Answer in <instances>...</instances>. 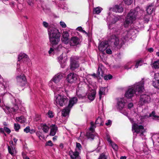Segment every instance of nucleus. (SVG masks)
Returning <instances> with one entry per match:
<instances>
[{
  "instance_id": "nucleus-1",
  "label": "nucleus",
  "mask_w": 159,
  "mask_h": 159,
  "mask_svg": "<svg viewBox=\"0 0 159 159\" xmlns=\"http://www.w3.org/2000/svg\"><path fill=\"white\" fill-rule=\"evenodd\" d=\"M48 33L50 42L52 47L56 51H60L62 48L61 45L55 47L60 41L61 33L57 28L53 26H50L48 29Z\"/></svg>"
},
{
  "instance_id": "nucleus-2",
  "label": "nucleus",
  "mask_w": 159,
  "mask_h": 159,
  "mask_svg": "<svg viewBox=\"0 0 159 159\" xmlns=\"http://www.w3.org/2000/svg\"><path fill=\"white\" fill-rule=\"evenodd\" d=\"M144 81L142 80L139 82L136 83L134 85L129 87L128 90L125 93V97L128 98H130L134 96L136 92L141 93L143 89Z\"/></svg>"
},
{
  "instance_id": "nucleus-3",
  "label": "nucleus",
  "mask_w": 159,
  "mask_h": 159,
  "mask_svg": "<svg viewBox=\"0 0 159 159\" xmlns=\"http://www.w3.org/2000/svg\"><path fill=\"white\" fill-rule=\"evenodd\" d=\"M138 14V11L135 10H131L127 14L126 20L124 22L125 27H127L130 23H133L135 20Z\"/></svg>"
},
{
  "instance_id": "nucleus-4",
  "label": "nucleus",
  "mask_w": 159,
  "mask_h": 159,
  "mask_svg": "<svg viewBox=\"0 0 159 159\" xmlns=\"http://www.w3.org/2000/svg\"><path fill=\"white\" fill-rule=\"evenodd\" d=\"M69 101V99L65 96L58 95L55 99V103L62 107L66 105Z\"/></svg>"
},
{
  "instance_id": "nucleus-5",
  "label": "nucleus",
  "mask_w": 159,
  "mask_h": 159,
  "mask_svg": "<svg viewBox=\"0 0 159 159\" xmlns=\"http://www.w3.org/2000/svg\"><path fill=\"white\" fill-rule=\"evenodd\" d=\"M111 44H113L118 48H120L124 44V42L123 40L119 39L118 37L116 35H112L111 36L109 39Z\"/></svg>"
},
{
  "instance_id": "nucleus-6",
  "label": "nucleus",
  "mask_w": 159,
  "mask_h": 159,
  "mask_svg": "<svg viewBox=\"0 0 159 159\" xmlns=\"http://www.w3.org/2000/svg\"><path fill=\"white\" fill-rule=\"evenodd\" d=\"M132 130L134 133H135L140 136L143 135L146 131L144 127L142 125H139L136 123H134L132 126Z\"/></svg>"
},
{
  "instance_id": "nucleus-7",
  "label": "nucleus",
  "mask_w": 159,
  "mask_h": 159,
  "mask_svg": "<svg viewBox=\"0 0 159 159\" xmlns=\"http://www.w3.org/2000/svg\"><path fill=\"white\" fill-rule=\"evenodd\" d=\"M79 59L78 57H72L70 58V68L72 70H74L79 66V63L77 60Z\"/></svg>"
},
{
  "instance_id": "nucleus-8",
  "label": "nucleus",
  "mask_w": 159,
  "mask_h": 159,
  "mask_svg": "<svg viewBox=\"0 0 159 159\" xmlns=\"http://www.w3.org/2000/svg\"><path fill=\"white\" fill-rule=\"evenodd\" d=\"M19 103L20 102L18 99L14 98L12 100V103L14 107H7L6 109L9 112H15L18 108V105Z\"/></svg>"
},
{
  "instance_id": "nucleus-9",
  "label": "nucleus",
  "mask_w": 159,
  "mask_h": 159,
  "mask_svg": "<svg viewBox=\"0 0 159 159\" xmlns=\"http://www.w3.org/2000/svg\"><path fill=\"white\" fill-rule=\"evenodd\" d=\"M16 78L18 85L21 87L25 85L26 83V78L24 75L17 76Z\"/></svg>"
},
{
  "instance_id": "nucleus-10",
  "label": "nucleus",
  "mask_w": 159,
  "mask_h": 159,
  "mask_svg": "<svg viewBox=\"0 0 159 159\" xmlns=\"http://www.w3.org/2000/svg\"><path fill=\"white\" fill-rule=\"evenodd\" d=\"M151 100L150 96L148 95L143 94L141 95L139 103L141 106H143L145 104L149 103Z\"/></svg>"
},
{
  "instance_id": "nucleus-11",
  "label": "nucleus",
  "mask_w": 159,
  "mask_h": 159,
  "mask_svg": "<svg viewBox=\"0 0 159 159\" xmlns=\"http://www.w3.org/2000/svg\"><path fill=\"white\" fill-rule=\"evenodd\" d=\"M80 42L81 41L79 38L74 36L71 38L69 41V44L71 46H75L79 44Z\"/></svg>"
},
{
  "instance_id": "nucleus-12",
  "label": "nucleus",
  "mask_w": 159,
  "mask_h": 159,
  "mask_svg": "<svg viewBox=\"0 0 159 159\" xmlns=\"http://www.w3.org/2000/svg\"><path fill=\"white\" fill-rule=\"evenodd\" d=\"M77 79V75L74 73H70L67 75V80L70 83H72L75 81Z\"/></svg>"
},
{
  "instance_id": "nucleus-13",
  "label": "nucleus",
  "mask_w": 159,
  "mask_h": 159,
  "mask_svg": "<svg viewBox=\"0 0 159 159\" xmlns=\"http://www.w3.org/2000/svg\"><path fill=\"white\" fill-rule=\"evenodd\" d=\"M126 101L124 98H121L117 102V108L119 110L123 109L126 103Z\"/></svg>"
},
{
  "instance_id": "nucleus-14",
  "label": "nucleus",
  "mask_w": 159,
  "mask_h": 159,
  "mask_svg": "<svg viewBox=\"0 0 159 159\" xmlns=\"http://www.w3.org/2000/svg\"><path fill=\"white\" fill-rule=\"evenodd\" d=\"M108 43L107 41L102 42L98 46L99 50L101 52H103L108 47Z\"/></svg>"
},
{
  "instance_id": "nucleus-15",
  "label": "nucleus",
  "mask_w": 159,
  "mask_h": 159,
  "mask_svg": "<svg viewBox=\"0 0 159 159\" xmlns=\"http://www.w3.org/2000/svg\"><path fill=\"white\" fill-rule=\"evenodd\" d=\"M155 80L152 81L153 86L155 88L159 89V73L154 74Z\"/></svg>"
},
{
  "instance_id": "nucleus-16",
  "label": "nucleus",
  "mask_w": 159,
  "mask_h": 159,
  "mask_svg": "<svg viewBox=\"0 0 159 159\" xmlns=\"http://www.w3.org/2000/svg\"><path fill=\"white\" fill-rule=\"evenodd\" d=\"M69 154L72 159H80L79 156V153L78 151L75 152L70 150L69 152Z\"/></svg>"
},
{
  "instance_id": "nucleus-17",
  "label": "nucleus",
  "mask_w": 159,
  "mask_h": 159,
  "mask_svg": "<svg viewBox=\"0 0 159 159\" xmlns=\"http://www.w3.org/2000/svg\"><path fill=\"white\" fill-rule=\"evenodd\" d=\"M111 10L116 12L121 13L123 12L124 9L121 6L117 5H115L113 7L110 9V10Z\"/></svg>"
},
{
  "instance_id": "nucleus-18",
  "label": "nucleus",
  "mask_w": 159,
  "mask_h": 159,
  "mask_svg": "<svg viewBox=\"0 0 159 159\" xmlns=\"http://www.w3.org/2000/svg\"><path fill=\"white\" fill-rule=\"evenodd\" d=\"M21 61L25 62L29 60V58L28 56L24 53H20L18 57V61Z\"/></svg>"
},
{
  "instance_id": "nucleus-19",
  "label": "nucleus",
  "mask_w": 159,
  "mask_h": 159,
  "mask_svg": "<svg viewBox=\"0 0 159 159\" xmlns=\"http://www.w3.org/2000/svg\"><path fill=\"white\" fill-rule=\"evenodd\" d=\"M69 33L67 31H64L62 33V41L65 44H67L69 42Z\"/></svg>"
},
{
  "instance_id": "nucleus-20",
  "label": "nucleus",
  "mask_w": 159,
  "mask_h": 159,
  "mask_svg": "<svg viewBox=\"0 0 159 159\" xmlns=\"http://www.w3.org/2000/svg\"><path fill=\"white\" fill-rule=\"evenodd\" d=\"M77 101V99L76 97H73L69 100V104L67 106L68 107L71 108L76 103Z\"/></svg>"
},
{
  "instance_id": "nucleus-21",
  "label": "nucleus",
  "mask_w": 159,
  "mask_h": 159,
  "mask_svg": "<svg viewBox=\"0 0 159 159\" xmlns=\"http://www.w3.org/2000/svg\"><path fill=\"white\" fill-rule=\"evenodd\" d=\"M51 127L50 133V135L52 136H54L57 130V127L55 125H52L50 126Z\"/></svg>"
},
{
  "instance_id": "nucleus-22",
  "label": "nucleus",
  "mask_w": 159,
  "mask_h": 159,
  "mask_svg": "<svg viewBox=\"0 0 159 159\" xmlns=\"http://www.w3.org/2000/svg\"><path fill=\"white\" fill-rule=\"evenodd\" d=\"M63 78L62 75L60 74H58L56 75L53 78L52 81L55 83H57L60 81Z\"/></svg>"
},
{
  "instance_id": "nucleus-23",
  "label": "nucleus",
  "mask_w": 159,
  "mask_h": 159,
  "mask_svg": "<svg viewBox=\"0 0 159 159\" xmlns=\"http://www.w3.org/2000/svg\"><path fill=\"white\" fill-rule=\"evenodd\" d=\"M70 108L67 106L64 109L61 111L62 115L64 117L66 116L69 115L70 110Z\"/></svg>"
},
{
  "instance_id": "nucleus-24",
  "label": "nucleus",
  "mask_w": 159,
  "mask_h": 159,
  "mask_svg": "<svg viewBox=\"0 0 159 159\" xmlns=\"http://www.w3.org/2000/svg\"><path fill=\"white\" fill-rule=\"evenodd\" d=\"M106 89V87H102L100 88L99 91V99L101 100L102 98V95H104L105 94V90Z\"/></svg>"
},
{
  "instance_id": "nucleus-25",
  "label": "nucleus",
  "mask_w": 159,
  "mask_h": 159,
  "mask_svg": "<svg viewBox=\"0 0 159 159\" xmlns=\"http://www.w3.org/2000/svg\"><path fill=\"white\" fill-rule=\"evenodd\" d=\"M154 10V6L152 5V4H151L148 7L146 8V11H147L148 14L151 15Z\"/></svg>"
},
{
  "instance_id": "nucleus-26",
  "label": "nucleus",
  "mask_w": 159,
  "mask_h": 159,
  "mask_svg": "<svg viewBox=\"0 0 159 159\" xmlns=\"http://www.w3.org/2000/svg\"><path fill=\"white\" fill-rule=\"evenodd\" d=\"M104 119L100 117H98L95 121L96 124H98L99 126H102L103 125Z\"/></svg>"
},
{
  "instance_id": "nucleus-27",
  "label": "nucleus",
  "mask_w": 159,
  "mask_h": 159,
  "mask_svg": "<svg viewBox=\"0 0 159 159\" xmlns=\"http://www.w3.org/2000/svg\"><path fill=\"white\" fill-rule=\"evenodd\" d=\"M129 32L128 31H126L122 35V37L124 39L126 40H127L128 39L131 38V37L130 34H128Z\"/></svg>"
},
{
  "instance_id": "nucleus-28",
  "label": "nucleus",
  "mask_w": 159,
  "mask_h": 159,
  "mask_svg": "<svg viewBox=\"0 0 159 159\" xmlns=\"http://www.w3.org/2000/svg\"><path fill=\"white\" fill-rule=\"evenodd\" d=\"M151 17V15L149 14L145 15L143 17V20L144 23H147L149 21Z\"/></svg>"
},
{
  "instance_id": "nucleus-29",
  "label": "nucleus",
  "mask_w": 159,
  "mask_h": 159,
  "mask_svg": "<svg viewBox=\"0 0 159 159\" xmlns=\"http://www.w3.org/2000/svg\"><path fill=\"white\" fill-rule=\"evenodd\" d=\"M96 92L95 91H93L91 93H89L88 96V99L91 101L93 100L95 97Z\"/></svg>"
},
{
  "instance_id": "nucleus-30",
  "label": "nucleus",
  "mask_w": 159,
  "mask_h": 159,
  "mask_svg": "<svg viewBox=\"0 0 159 159\" xmlns=\"http://www.w3.org/2000/svg\"><path fill=\"white\" fill-rule=\"evenodd\" d=\"M16 119L18 121L21 123H25L26 121V119L24 116H21L19 117H17Z\"/></svg>"
},
{
  "instance_id": "nucleus-31",
  "label": "nucleus",
  "mask_w": 159,
  "mask_h": 159,
  "mask_svg": "<svg viewBox=\"0 0 159 159\" xmlns=\"http://www.w3.org/2000/svg\"><path fill=\"white\" fill-rule=\"evenodd\" d=\"M148 117H151L153 119H156L158 118L159 116H158L155 115V112L154 111H152V113L149 115Z\"/></svg>"
},
{
  "instance_id": "nucleus-32",
  "label": "nucleus",
  "mask_w": 159,
  "mask_h": 159,
  "mask_svg": "<svg viewBox=\"0 0 159 159\" xmlns=\"http://www.w3.org/2000/svg\"><path fill=\"white\" fill-rule=\"evenodd\" d=\"M2 86L4 90L8 88L9 87L8 82L6 80L3 81L2 83Z\"/></svg>"
},
{
  "instance_id": "nucleus-33",
  "label": "nucleus",
  "mask_w": 159,
  "mask_h": 159,
  "mask_svg": "<svg viewBox=\"0 0 159 159\" xmlns=\"http://www.w3.org/2000/svg\"><path fill=\"white\" fill-rule=\"evenodd\" d=\"M129 34L130 35V36L132 37V36L134 35L136 33L137 31L136 30L133 29H131L128 31Z\"/></svg>"
},
{
  "instance_id": "nucleus-34",
  "label": "nucleus",
  "mask_w": 159,
  "mask_h": 159,
  "mask_svg": "<svg viewBox=\"0 0 159 159\" xmlns=\"http://www.w3.org/2000/svg\"><path fill=\"white\" fill-rule=\"evenodd\" d=\"M102 8L100 7H98L93 9V12L94 14H99L102 10Z\"/></svg>"
},
{
  "instance_id": "nucleus-35",
  "label": "nucleus",
  "mask_w": 159,
  "mask_h": 159,
  "mask_svg": "<svg viewBox=\"0 0 159 159\" xmlns=\"http://www.w3.org/2000/svg\"><path fill=\"white\" fill-rule=\"evenodd\" d=\"M153 66L155 69L159 68V60L155 61L152 64Z\"/></svg>"
},
{
  "instance_id": "nucleus-36",
  "label": "nucleus",
  "mask_w": 159,
  "mask_h": 159,
  "mask_svg": "<svg viewBox=\"0 0 159 159\" xmlns=\"http://www.w3.org/2000/svg\"><path fill=\"white\" fill-rule=\"evenodd\" d=\"M87 136L88 139H90L92 140L94 139V135L92 132H88L87 133Z\"/></svg>"
},
{
  "instance_id": "nucleus-37",
  "label": "nucleus",
  "mask_w": 159,
  "mask_h": 159,
  "mask_svg": "<svg viewBox=\"0 0 159 159\" xmlns=\"http://www.w3.org/2000/svg\"><path fill=\"white\" fill-rule=\"evenodd\" d=\"M49 127L45 124L43 125L42 126V129L45 133H47L49 130Z\"/></svg>"
},
{
  "instance_id": "nucleus-38",
  "label": "nucleus",
  "mask_w": 159,
  "mask_h": 159,
  "mask_svg": "<svg viewBox=\"0 0 159 159\" xmlns=\"http://www.w3.org/2000/svg\"><path fill=\"white\" fill-rule=\"evenodd\" d=\"M97 74L99 75V76H100L102 77L103 76V71L101 69H99V68L98 69Z\"/></svg>"
},
{
  "instance_id": "nucleus-39",
  "label": "nucleus",
  "mask_w": 159,
  "mask_h": 159,
  "mask_svg": "<svg viewBox=\"0 0 159 159\" xmlns=\"http://www.w3.org/2000/svg\"><path fill=\"white\" fill-rule=\"evenodd\" d=\"M20 128V125L17 123H15L14 124V129L15 131H18Z\"/></svg>"
},
{
  "instance_id": "nucleus-40",
  "label": "nucleus",
  "mask_w": 159,
  "mask_h": 159,
  "mask_svg": "<svg viewBox=\"0 0 159 159\" xmlns=\"http://www.w3.org/2000/svg\"><path fill=\"white\" fill-rule=\"evenodd\" d=\"M104 79L106 80H110L112 79V76L110 74L106 75L103 77Z\"/></svg>"
},
{
  "instance_id": "nucleus-41",
  "label": "nucleus",
  "mask_w": 159,
  "mask_h": 159,
  "mask_svg": "<svg viewBox=\"0 0 159 159\" xmlns=\"http://www.w3.org/2000/svg\"><path fill=\"white\" fill-rule=\"evenodd\" d=\"M113 148L115 151H117L118 149V146L117 144H116L115 143L112 142L111 144Z\"/></svg>"
},
{
  "instance_id": "nucleus-42",
  "label": "nucleus",
  "mask_w": 159,
  "mask_h": 159,
  "mask_svg": "<svg viewBox=\"0 0 159 159\" xmlns=\"http://www.w3.org/2000/svg\"><path fill=\"white\" fill-rule=\"evenodd\" d=\"M91 127L89 128V129L90 131H91L92 132H93L94 130V129L95 128V126L94 124V123L93 122H91Z\"/></svg>"
},
{
  "instance_id": "nucleus-43",
  "label": "nucleus",
  "mask_w": 159,
  "mask_h": 159,
  "mask_svg": "<svg viewBox=\"0 0 159 159\" xmlns=\"http://www.w3.org/2000/svg\"><path fill=\"white\" fill-rule=\"evenodd\" d=\"M119 19L120 17H119V16H115L114 18H113L112 23L113 24L115 23L117 21L119 20Z\"/></svg>"
},
{
  "instance_id": "nucleus-44",
  "label": "nucleus",
  "mask_w": 159,
  "mask_h": 159,
  "mask_svg": "<svg viewBox=\"0 0 159 159\" xmlns=\"http://www.w3.org/2000/svg\"><path fill=\"white\" fill-rule=\"evenodd\" d=\"M125 4L127 5H130L133 2L132 0H123Z\"/></svg>"
},
{
  "instance_id": "nucleus-45",
  "label": "nucleus",
  "mask_w": 159,
  "mask_h": 159,
  "mask_svg": "<svg viewBox=\"0 0 159 159\" xmlns=\"http://www.w3.org/2000/svg\"><path fill=\"white\" fill-rule=\"evenodd\" d=\"M76 148H77L79 151L81 150L82 146L81 144L78 143H76Z\"/></svg>"
},
{
  "instance_id": "nucleus-46",
  "label": "nucleus",
  "mask_w": 159,
  "mask_h": 159,
  "mask_svg": "<svg viewBox=\"0 0 159 159\" xmlns=\"http://www.w3.org/2000/svg\"><path fill=\"white\" fill-rule=\"evenodd\" d=\"M98 159H107V157L105 154L102 153L100 155Z\"/></svg>"
},
{
  "instance_id": "nucleus-47",
  "label": "nucleus",
  "mask_w": 159,
  "mask_h": 159,
  "mask_svg": "<svg viewBox=\"0 0 159 159\" xmlns=\"http://www.w3.org/2000/svg\"><path fill=\"white\" fill-rule=\"evenodd\" d=\"M46 145L52 147L53 145V144L52 143V142L51 140H49L46 143Z\"/></svg>"
},
{
  "instance_id": "nucleus-48",
  "label": "nucleus",
  "mask_w": 159,
  "mask_h": 159,
  "mask_svg": "<svg viewBox=\"0 0 159 159\" xmlns=\"http://www.w3.org/2000/svg\"><path fill=\"white\" fill-rule=\"evenodd\" d=\"M24 132L26 133H28L30 131V127L29 126H27L24 130Z\"/></svg>"
},
{
  "instance_id": "nucleus-49",
  "label": "nucleus",
  "mask_w": 159,
  "mask_h": 159,
  "mask_svg": "<svg viewBox=\"0 0 159 159\" xmlns=\"http://www.w3.org/2000/svg\"><path fill=\"white\" fill-rule=\"evenodd\" d=\"M4 130L8 134H9L11 132L10 129L6 127H4Z\"/></svg>"
},
{
  "instance_id": "nucleus-50",
  "label": "nucleus",
  "mask_w": 159,
  "mask_h": 159,
  "mask_svg": "<svg viewBox=\"0 0 159 159\" xmlns=\"http://www.w3.org/2000/svg\"><path fill=\"white\" fill-rule=\"evenodd\" d=\"M61 65V68H64L66 65L65 62L64 61H63V62L61 61L59 62Z\"/></svg>"
},
{
  "instance_id": "nucleus-51",
  "label": "nucleus",
  "mask_w": 159,
  "mask_h": 159,
  "mask_svg": "<svg viewBox=\"0 0 159 159\" xmlns=\"http://www.w3.org/2000/svg\"><path fill=\"white\" fill-rule=\"evenodd\" d=\"M60 25L62 28H65L66 27V25L64 22L60 21Z\"/></svg>"
},
{
  "instance_id": "nucleus-52",
  "label": "nucleus",
  "mask_w": 159,
  "mask_h": 159,
  "mask_svg": "<svg viewBox=\"0 0 159 159\" xmlns=\"http://www.w3.org/2000/svg\"><path fill=\"white\" fill-rule=\"evenodd\" d=\"M28 4L30 6H32L33 5L32 0H25Z\"/></svg>"
},
{
  "instance_id": "nucleus-53",
  "label": "nucleus",
  "mask_w": 159,
  "mask_h": 159,
  "mask_svg": "<svg viewBox=\"0 0 159 159\" xmlns=\"http://www.w3.org/2000/svg\"><path fill=\"white\" fill-rule=\"evenodd\" d=\"M48 115L49 117L50 118H52L53 117V113L52 111H49L48 112Z\"/></svg>"
},
{
  "instance_id": "nucleus-54",
  "label": "nucleus",
  "mask_w": 159,
  "mask_h": 159,
  "mask_svg": "<svg viewBox=\"0 0 159 159\" xmlns=\"http://www.w3.org/2000/svg\"><path fill=\"white\" fill-rule=\"evenodd\" d=\"M43 26L45 28H47L48 26V24L46 21H43Z\"/></svg>"
},
{
  "instance_id": "nucleus-55",
  "label": "nucleus",
  "mask_w": 159,
  "mask_h": 159,
  "mask_svg": "<svg viewBox=\"0 0 159 159\" xmlns=\"http://www.w3.org/2000/svg\"><path fill=\"white\" fill-rule=\"evenodd\" d=\"M111 123L112 121L111 120H109L107 122L105 123V125L107 126L110 125H111Z\"/></svg>"
},
{
  "instance_id": "nucleus-56",
  "label": "nucleus",
  "mask_w": 159,
  "mask_h": 159,
  "mask_svg": "<svg viewBox=\"0 0 159 159\" xmlns=\"http://www.w3.org/2000/svg\"><path fill=\"white\" fill-rule=\"evenodd\" d=\"M63 59V55L61 54L59 57L58 58V59L59 61V62H61V61H62V60Z\"/></svg>"
},
{
  "instance_id": "nucleus-57",
  "label": "nucleus",
  "mask_w": 159,
  "mask_h": 159,
  "mask_svg": "<svg viewBox=\"0 0 159 159\" xmlns=\"http://www.w3.org/2000/svg\"><path fill=\"white\" fill-rule=\"evenodd\" d=\"M106 52L107 53L109 54H111L112 53V51L111 49L109 48L107 49Z\"/></svg>"
},
{
  "instance_id": "nucleus-58",
  "label": "nucleus",
  "mask_w": 159,
  "mask_h": 159,
  "mask_svg": "<svg viewBox=\"0 0 159 159\" xmlns=\"http://www.w3.org/2000/svg\"><path fill=\"white\" fill-rule=\"evenodd\" d=\"M141 62V61H137L135 65V67L136 68H138L139 66V63Z\"/></svg>"
},
{
  "instance_id": "nucleus-59",
  "label": "nucleus",
  "mask_w": 159,
  "mask_h": 159,
  "mask_svg": "<svg viewBox=\"0 0 159 159\" xmlns=\"http://www.w3.org/2000/svg\"><path fill=\"white\" fill-rule=\"evenodd\" d=\"M134 105L133 103H129L128 105V108L129 109H131L132 107H133Z\"/></svg>"
},
{
  "instance_id": "nucleus-60",
  "label": "nucleus",
  "mask_w": 159,
  "mask_h": 159,
  "mask_svg": "<svg viewBox=\"0 0 159 159\" xmlns=\"http://www.w3.org/2000/svg\"><path fill=\"white\" fill-rule=\"evenodd\" d=\"M8 149L9 152L11 155H13V153L12 152L11 149V147L10 146H8Z\"/></svg>"
},
{
  "instance_id": "nucleus-61",
  "label": "nucleus",
  "mask_w": 159,
  "mask_h": 159,
  "mask_svg": "<svg viewBox=\"0 0 159 159\" xmlns=\"http://www.w3.org/2000/svg\"><path fill=\"white\" fill-rule=\"evenodd\" d=\"M107 141L109 142L110 144H111L113 142L111 140L110 138V137L108 135H107Z\"/></svg>"
},
{
  "instance_id": "nucleus-62",
  "label": "nucleus",
  "mask_w": 159,
  "mask_h": 159,
  "mask_svg": "<svg viewBox=\"0 0 159 159\" xmlns=\"http://www.w3.org/2000/svg\"><path fill=\"white\" fill-rule=\"evenodd\" d=\"M54 51V49L52 48H51L48 51V53L49 54H51L52 53V52H53Z\"/></svg>"
},
{
  "instance_id": "nucleus-63",
  "label": "nucleus",
  "mask_w": 159,
  "mask_h": 159,
  "mask_svg": "<svg viewBox=\"0 0 159 159\" xmlns=\"http://www.w3.org/2000/svg\"><path fill=\"white\" fill-rule=\"evenodd\" d=\"M76 30L79 31L81 32L82 30H83V29L81 27H79L76 29Z\"/></svg>"
},
{
  "instance_id": "nucleus-64",
  "label": "nucleus",
  "mask_w": 159,
  "mask_h": 159,
  "mask_svg": "<svg viewBox=\"0 0 159 159\" xmlns=\"http://www.w3.org/2000/svg\"><path fill=\"white\" fill-rule=\"evenodd\" d=\"M148 51L150 52H153V49L152 48H150L148 49Z\"/></svg>"
}]
</instances>
